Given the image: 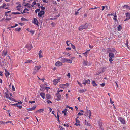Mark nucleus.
Here are the masks:
<instances>
[{
    "label": "nucleus",
    "instance_id": "obj_57",
    "mask_svg": "<svg viewBox=\"0 0 130 130\" xmlns=\"http://www.w3.org/2000/svg\"><path fill=\"white\" fill-rule=\"evenodd\" d=\"M65 54L68 56H70L71 55V54H70L67 52Z\"/></svg>",
    "mask_w": 130,
    "mask_h": 130
},
{
    "label": "nucleus",
    "instance_id": "obj_18",
    "mask_svg": "<svg viewBox=\"0 0 130 130\" xmlns=\"http://www.w3.org/2000/svg\"><path fill=\"white\" fill-rule=\"evenodd\" d=\"M66 62H67L68 63H71L72 62V60L70 59L66 58Z\"/></svg>",
    "mask_w": 130,
    "mask_h": 130
},
{
    "label": "nucleus",
    "instance_id": "obj_23",
    "mask_svg": "<svg viewBox=\"0 0 130 130\" xmlns=\"http://www.w3.org/2000/svg\"><path fill=\"white\" fill-rule=\"evenodd\" d=\"M4 95L5 96V97L7 98L8 99L10 97H9V95L6 92L4 93Z\"/></svg>",
    "mask_w": 130,
    "mask_h": 130
},
{
    "label": "nucleus",
    "instance_id": "obj_51",
    "mask_svg": "<svg viewBox=\"0 0 130 130\" xmlns=\"http://www.w3.org/2000/svg\"><path fill=\"white\" fill-rule=\"evenodd\" d=\"M75 125L76 126H80V124H79V123H76L75 124Z\"/></svg>",
    "mask_w": 130,
    "mask_h": 130
},
{
    "label": "nucleus",
    "instance_id": "obj_4",
    "mask_svg": "<svg viewBox=\"0 0 130 130\" xmlns=\"http://www.w3.org/2000/svg\"><path fill=\"white\" fill-rule=\"evenodd\" d=\"M107 52L108 53H116L117 52V51L113 48H108L107 50Z\"/></svg>",
    "mask_w": 130,
    "mask_h": 130
},
{
    "label": "nucleus",
    "instance_id": "obj_64",
    "mask_svg": "<svg viewBox=\"0 0 130 130\" xmlns=\"http://www.w3.org/2000/svg\"><path fill=\"white\" fill-rule=\"evenodd\" d=\"M75 15H77V14H78L79 13V12H76V11H75Z\"/></svg>",
    "mask_w": 130,
    "mask_h": 130
},
{
    "label": "nucleus",
    "instance_id": "obj_24",
    "mask_svg": "<svg viewBox=\"0 0 130 130\" xmlns=\"http://www.w3.org/2000/svg\"><path fill=\"white\" fill-rule=\"evenodd\" d=\"M88 113H89V115L88 116L89 118L90 119H91V113L90 111V110L88 111Z\"/></svg>",
    "mask_w": 130,
    "mask_h": 130
},
{
    "label": "nucleus",
    "instance_id": "obj_62",
    "mask_svg": "<svg viewBox=\"0 0 130 130\" xmlns=\"http://www.w3.org/2000/svg\"><path fill=\"white\" fill-rule=\"evenodd\" d=\"M85 124L88 126H89L90 125V124L88 123V122H87L86 123H85Z\"/></svg>",
    "mask_w": 130,
    "mask_h": 130
},
{
    "label": "nucleus",
    "instance_id": "obj_10",
    "mask_svg": "<svg viewBox=\"0 0 130 130\" xmlns=\"http://www.w3.org/2000/svg\"><path fill=\"white\" fill-rule=\"evenodd\" d=\"M126 18L124 20V21L128 20L130 19V13L127 12L126 13Z\"/></svg>",
    "mask_w": 130,
    "mask_h": 130
},
{
    "label": "nucleus",
    "instance_id": "obj_21",
    "mask_svg": "<svg viewBox=\"0 0 130 130\" xmlns=\"http://www.w3.org/2000/svg\"><path fill=\"white\" fill-rule=\"evenodd\" d=\"M66 58H62L60 59V61L62 63H64L66 62Z\"/></svg>",
    "mask_w": 130,
    "mask_h": 130
},
{
    "label": "nucleus",
    "instance_id": "obj_54",
    "mask_svg": "<svg viewBox=\"0 0 130 130\" xmlns=\"http://www.w3.org/2000/svg\"><path fill=\"white\" fill-rule=\"evenodd\" d=\"M3 124H4V122L2 121H0V125Z\"/></svg>",
    "mask_w": 130,
    "mask_h": 130
},
{
    "label": "nucleus",
    "instance_id": "obj_17",
    "mask_svg": "<svg viewBox=\"0 0 130 130\" xmlns=\"http://www.w3.org/2000/svg\"><path fill=\"white\" fill-rule=\"evenodd\" d=\"M45 98L48 100L50 99L51 98V96L50 94H47L46 95Z\"/></svg>",
    "mask_w": 130,
    "mask_h": 130
},
{
    "label": "nucleus",
    "instance_id": "obj_8",
    "mask_svg": "<svg viewBox=\"0 0 130 130\" xmlns=\"http://www.w3.org/2000/svg\"><path fill=\"white\" fill-rule=\"evenodd\" d=\"M45 14V12L44 11L42 10L38 13V15L39 18L42 17V15H44Z\"/></svg>",
    "mask_w": 130,
    "mask_h": 130
},
{
    "label": "nucleus",
    "instance_id": "obj_20",
    "mask_svg": "<svg viewBox=\"0 0 130 130\" xmlns=\"http://www.w3.org/2000/svg\"><path fill=\"white\" fill-rule=\"evenodd\" d=\"M86 91V89H80L79 90L78 92L80 93H82L83 92H85Z\"/></svg>",
    "mask_w": 130,
    "mask_h": 130
},
{
    "label": "nucleus",
    "instance_id": "obj_3",
    "mask_svg": "<svg viewBox=\"0 0 130 130\" xmlns=\"http://www.w3.org/2000/svg\"><path fill=\"white\" fill-rule=\"evenodd\" d=\"M41 67V66L39 65L38 66H35L34 68V71H33V74H35L38 71V70H39Z\"/></svg>",
    "mask_w": 130,
    "mask_h": 130
},
{
    "label": "nucleus",
    "instance_id": "obj_46",
    "mask_svg": "<svg viewBox=\"0 0 130 130\" xmlns=\"http://www.w3.org/2000/svg\"><path fill=\"white\" fill-rule=\"evenodd\" d=\"M105 68H102V71L101 72H100L101 73H102L104 72L105 71Z\"/></svg>",
    "mask_w": 130,
    "mask_h": 130
},
{
    "label": "nucleus",
    "instance_id": "obj_42",
    "mask_svg": "<svg viewBox=\"0 0 130 130\" xmlns=\"http://www.w3.org/2000/svg\"><path fill=\"white\" fill-rule=\"evenodd\" d=\"M11 123V124H12L13 125V124L12 123V122L11 121H7V122H6L5 123H6V124H7V123Z\"/></svg>",
    "mask_w": 130,
    "mask_h": 130
},
{
    "label": "nucleus",
    "instance_id": "obj_49",
    "mask_svg": "<svg viewBox=\"0 0 130 130\" xmlns=\"http://www.w3.org/2000/svg\"><path fill=\"white\" fill-rule=\"evenodd\" d=\"M12 90H13V91H15V89L13 85L12 86Z\"/></svg>",
    "mask_w": 130,
    "mask_h": 130
},
{
    "label": "nucleus",
    "instance_id": "obj_1",
    "mask_svg": "<svg viewBox=\"0 0 130 130\" xmlns=\"http://www.w3.org/2000/svg\"><path fill=\"white\" fill-rule=\"evenodd\" d=\"M88 26L87 23H86L81 26L78 28V29L79 31H82V30L87 29L88 27Z\"/></svg>",
    "mask_w": 130,
    "mask_h": 130
},
{
    "label": "nucleus",
    "instance_id": "obj_13",
    "mask_svg": "<svg viewBox=\"0 0 130 130\" xmlns=\"http://www.w3.org/2000/svg\"><path fill=\"white\" fill-rule=\"evenodd\" d=\"M5 74L7 78L8 77V76L10 75L9 73L8 72V71L6 69H5Z\"/></svg>",
    "mask_w": 130,
    "mask_h": 130
},
{
    "label": "nucleus",
    "instance_id": "obj_34",
    "mask_svg": "<svg viewBox=\"0 0 130 130\" xmlns=\"http://www.w3.org/2000/svg\"><path fill=\"white\" fill-rule=\"evenodd\" d=\"M85 83L88 84H89L90 83V81L89 79H87L86 80H85Z\"/></svg>",
    "mask_w": 130,
    "mask_h": 130
},
{
    "label": "nucleus",
    "instance_id": "obj_44",
    "mask_svg": "<svg viewBox=\"0 0 130 130\" xmlns=\"http://www.w3.org/2000/svg\"><path fill=\"white\" fill-rule=\"evenodd\" d=\"M22 102L21 101H20L19 102L17 103H16V105H18V104H22Z\"/></svg>",
    "mask_w": 130,
    "mask_h": 130
},
{
    "label": "nucleus",
    "instance_id": "obj_2",
    "mask_svg": "<svg viewBox=\"0 0 130 130\" xmlns=\"http://www.w3.org/2000/svg\"><path fill=\"white\" fill-rule=\"evenodd\" d=\"M114 53H110L109 54V61L111 64L112 63V61H113L112 58L114 57Z\"/></svg>",
    "mask_w": 130,
    "mask_h": 130
},
{
    "label": "nucleus",
    "instance_id": "obj_30",
    "mask_svg": "<svg viewBox=\"0 0 130 130\" xmlns=\"http://www.w3.org/2000/svg\"><path fill=\"white\" fill-rule=\"evenodd\" d=\"M120 121L123 124H125V122L124 119L121 118Z\"/></svg>",
    "mask_w": 130,
    "mask_h": 130
},
{
    "label": "nucleus",
    "instance_id": "obj_45",
    "mask_svg": "<svg viewBox=\"0 0 130 130\" xmlns=\"http://www.w3.org/2000/svg\"><path fill=\"white\" fill-rule=\"evenodd\" d=\"M16 106L19 109H21L22 108V106L21 105H17V106Z\"/></svg>",
    "mask_w": 130,
    "mask_h": 130
},
{
    "label": "nucleus",
    "instance_id": "obj_48",
    "mask_svg": "<svg viewBox=\"0 0 130 130\" xmlns=\"http://www.w3.org/2000/svg\"><path fill=\"white\" fill-rule=\"evenodd\" d=\"M76 122L77 123H80V121L77 119H76Z\"/></svg>",
    "mask_w": 130,
    "mask_h": 130
},
{
    "label": "nucleus",
    "instance_id": "obj_61",
    "mask_svg": "<svg viewBox=\"0 0 130 130\" xmlns=\"http://www.w3.org/2000/svg\"><path fill=\"white\" fill-rule=\"evenodd\" d=\"M83 115V113H80V112H79V113H78L77 115Z\"/></svg>",
    "mask_w": 130,
    "mask_h": 130
},
{
    "label": "nucleus",
    "instance_id": "obj_11",
    "mask_svg": "<svg viewBox=\"0 0 130 130\" xmlns=\"http://www.w3.org/2000/svg\"><path fill=\"white\" fill-rule=\"evenodd\" d=\"M25 47L30 50L32 48V46L31 44H27L26 45Z\"/></svg>",
    "mask_w": 130,
    "mask_h": 130
},
{
    "label": "nucleus",
    "instance_id": "obj_39",
    "mask_svg": "<svg viewBox=\"0 0 130 130\" xmlns=\"http://www.w3.org/2000/svg\"><path fill=\"white\" fill-rule=\"evenodd\" d=\"M63 91V90H60L59 89H58V90H57V93H58V94L59 93V92H62Z\"/></svg>",
    "mask_w": 130,
    "mask_h": 130
},
{
    "label": "nucleus",
    "instance_id": "obj_14",
    "mask_svg": "<svg viewBox=\"0 0 130 130\" xmlns=\"http://www.w3.org/2000/svg\"><path fill=\"white\" fill-rule=\"evenodd\" d=\"M36 105H34L31 108L27 109V110L29 111L34 110L36 108Z\"/></svg>",
    "mask_w": 130,
    "mask_h": 130
},
{
    "label": "nucleus",
    "instance_id": "obj_47",
    "mask_svg": "<svg viewBox=\"0 0 130 130\" xmlns=\"http://www.w3.org/2000/svg\"><path fill=\"white\" fill-rule=\"evenodd\" d=\"M46 102L48 103L49 104V103H52V102L51 101H50L49 100L47 99L46 100Z\"/></svg>",
    "mask_w": 130,
    "mask_h": 130
},
{
    "label": "nucleus",
    "instance_id": "obj_35",
    "mask_svg": "<svg viewBox=\"0 0 130 130\" xmlns=\"http://www.w3.org/2000/svg\"><path fill=\"white\" fill-rule=\"evenodd\" d=\"M20 13H20L19 12H13L12 13V14H15V15L18 14H20Z\"/></svg>",
    "mask_w": 130,
    "mask_h": 130
},
{
    "label": "nucleus",
    "instance_id": "obj_38",
    "mask_svg": "<svg viewBox=\"0 0 130 130\" xmlns=\"http://www.w3.org/2000/svg\"><path fill=\"white\" fill-rule=\"evenodd\" d=\"M21 20L23 21H25L27 20L25 18L23 17H22L21 18Z\"/></svg>",
    "mask_w": 130,
    "mask_h": 130
},
{
    "label": "nucleus",
    "instance_id": "obj_37",
    "mask_svg": "<svg viewBox=\"0 0 130 130\" xmlns=\"http://www.w3.org/2000/svg\"><path fill=\"white\" fill-rule=\"evenodd\" d=\"M70 44H71L72 47L74 49H75V46L71 44V43H70Z\"/></svg>",
    "mask_w": 130,
    "mask_h": 130
},
{
    "label": "nucleus",
    "instance_id": "obj_19",
    "mask_svg": "<svg viewBox=\"0 0 130 130\" xmlns=\"http://www.w3.org/2000/svg\"><path fill=\"white\" fill-rule=\"evenodd\" d=\"M42 52V51L41 50H40L39 52L38 55L39 58H41L43 57V56L41 54Z\"/></svg>",
    "mask_w": 130,
    "mask_h": 130
},
{
    "label": "nucleus",
    "instance_id": "obj_40",
    "mask_svg": "<svg viewBox=\"0 0 130 130\" xmlns=\"http://www.w3.org/2000/svg\"><path fill=\"white\" fill-rule=\"evenodd\" d=\"M21 29V28H16L15 29V30L16 31H19Z\"/></svg>",
    "mask_w": 130,
    "mask_h": 130
},
{
    "label": "nucleus",
    "instance_id": "obj_26",
    "mask_svg": "<svg viewBox=\"0 0 130 130\" xmlns=\"http://www.w3.org/2000/svg\"><path fill=\"white\" fill-rule=\"evenodd\" d=\"M92 84L93 86L95 87L97 86L98 84L96 83L95 81H92Z\"/></svg>",
    "mask_w": 130,
    "mask_h": 130
},
{
    "label": "nucleus",
    "instance_id": "obj_9",
    "mask_svg": "<svg viewBox=\"0 0 130 130\" xmlns=\"http://www.w3.org/2000/svg\"><path fill=\"white\" fill-rule=\"evenodd\" d=\"M32 23L36 25H38L39 24V22L38 21L37 19L35 18H34L33 20L32 21Z\"/></svg>",
    "mask_w": 130,
    "mask_h": 130
},
{
    "label": "nucleus",
    "instance_id": "obj_15",
    "mask_svg": "<svg viewBox=\"0 0 130 130\" xmlns=\"http://www.w3.org/2000/svg\"><path fill=\"white\" fill-rule=\"evenodd\" d=\"M21 6H17L16 7L17 10L19 11H21V13L22 14H23V12H22V11L21 10Z\"/></svg>",
    "mask_w": 130,
    "mask_h": 130
},
{
    "label": "nucleus",
    "instance_id": "obj_41",
    "mask_svg": "<svg viewBox=\"0 0 130 130\" xmlns=\"http://www.w3.org/2000/svg\"><path fill=\"white\" fill-rule=\"evenodd\" d=\"M83 54H84V55L86 57L87 56V52H86L85 53H83Z\"/></svg>",
    "mask_w": 130,
    "mask_h": 130
},
{
    "label": "nucleus",
    "instance_id": "obj_16",
    "mask_svg": "<svg viewBox=\"0 0 130 130\" xmlns=\"http://www.w3.org/2000/svg\"><path fill=\"white\" fill-rule=\"evenodd\" d=\"M40 96L42 97V98L44 99L45 98V94L43 92H41L40 93Z\"/></svg>",
    "mask_w": 130,
    "mask_h": 130
},
{
    "label": "nucleus",
    "instance_id": "obj_22",
    "mask_svg": "<svg viewBox=\"0 0 130 130\" xmlns=\"http://www.w3.org/2000/svg\"><path fill=\"white\" fill-rule=\"evenodd\" d=\"M29 10L28 9L25 8L24 9V10L23 11V13H29L28 11Z\"/></svg>",
    "mask_w": 130,
    "mask_h": 130
},
{
    "label": "nucleus",
    "instance_id": "obj_5",
    "mask_svg": "<svg viewBox=\"0 0 130 130\" xmlns=\"http://www.w3.org/2000/svg\"><path fill=\"white\" fill-rule=\"evenodd\" d=\"M69 86L68 83H67L64 84H60L59 85V87L63 89L66 88Z\"/></svg>",
    "mask_w": 130,
    "mask_h": 130
},
{
    "label": "nucleus",
    "instance_id": "obj_31",
    "mask_svg": "<svg viewBox=\"0 0 130 130\" xmlns=\"http://www.w3.org/2000/svg\"><path fill=\"white\" fill-rule=\"evenodd\" d=\"M88 63V62L87 61H85L84 60V62L83 63V64L84 66H85L87 65Z\"/></svg>",
    "mask_w": 130,
    "mask_h": 130
},
{
    "label": "nucleus",
    "instance_id": "obj_50",
    "mask_svg": "<svg viewBox=\"0 0 130 130\" xmlns=\"http://www.w3.org/2000/svg\"><path fill=\"white\" fill-rule=\"evenodd\" d=\"M128 39L126 40V43H125V45L128 47Z\"/></svg>",
    "mask_w": 130,
    "mask_h": 130
},
{
    "label": "nucleus",
    "instance_id": "obj_7",
    "mask_svg": "<svg viewBox=\"0 0 130 130\" xmlns=\"http://www.w3.org/2000/svg\"><path fill=\"white\" fill-rule=\"evenodd\" d=\"M60 77H59L57 79H54L53 81V83L54 85H56L57 84L60 82Z\"/></svg>",
    "mask_w": 130,
    "mask_h": 130
},
{
    "label": "nucleus",
    "instance_id": "obj_53",
    "mask_svg": "<svg viewBox=\"0 0 130 130\" xmlns=\"http://www.w3.org/2000/svg\"><path fill=\"white\" fill-rule=\"evenodd\" d=\"M67 76L69 78H70V75L69 73L67 75Z\"/></svg>",
    "mask_w": 130,
    "mask_h": 130
},
{
    "label": "nucleus",
    "instance_id": "obj_6",
    "mask_svg": "<svg viewBox=\"0 0 130 130\" xmlns=\"http://www.w3.org/2000/svg\"><path fill=\"white\" fill-rule=\"evenodd\" d=\"M55 95H56V100L57 101L60 100L62 98L61 95L58 94V93H57Z\"/></svg>",
    "mask_w": 130,
    "mask_h": 130
},
{
    "label": "nucleus",
    "instance_id": "obj_52",
    "mask_svg": "<svg viewBox=\"0 0 130 130\" xmlns=\"http://www.w3.org/2000/svg\"><path fill=\"white\" fill-rule=\"evenodd\" d=\"M105 83H103L102 84H101L100 85L102 87H104L105 86Z\"/></svg>",
    "mask_w": 130,
    "mask_h": 130
},
{
    "label": "nucleus",
    "instance_id": "obj_59",
    "mask_svg": "<svg viewBox=\"0 0 130 130\" xmlns=\"http://www.w3.org/2000/svg\"><path fill=\"white\" fill-rule=\"evenodd\" d=\"M77 82H78V84L81 86H82V84H81V83L80 82H79L78 81H77Z\"/></svg>",
    "mask_w": 130,
    "mask_h": 130
},
{
    "label": "nucleus",
    "instance_id": "obj_60",
    "mask_svg": "<svg viewBox=\"0 0 130 130\" xmlns=\"http://www.w3.org/2000/svg\"><path fill=\"white\" fill-rule=\"evenodd\" d=\"M110 102L112 104H113L114 103V102L112 101V100L111 98H110Z\"/></svg>",
    "mask_w": 130,
    "mask_h": 130
},
{
    "label": "nucleus",
    "instance_id": "obj_28",
    "mask_svg": "<svg viewBox=\"0 0 130 130\" xmlns=\"http://www.w3.org/2000/svg\"><path fill=\"white\" fill-rule=\"evenodd\" d=\"M7 54V51H3L2 55L3 56H6Z\"/></svg>",
    "mask_w": 130,
    "mask_h": 130
},
{
    "label": "nucleus",
    "instance_id": "obj_25",
    "mask_svg": "<svg viewBox=\"0 0 130 130\" xmlns=\"http://www.w3.org/2000/svg\"><path fill=\"white\" fill-rule=\"evenodd\" d=\"M32 62V60H31L30 59H29L28 60H26V62H25L24 63H31V62Z\"/></svg>",
    "mask_w": 130,
    "mask_h": 130
},
{
    "label": "nucleus",
    "instance_id": "obj_43",
    "mask_svg": "<svg viewBox=\"0 0 130 130\" xmlns=\"http://www.w3.org/2000/svg\"><path fill=\"white\" fill-rule=\"evenodd\" d=\"M40 9H36L35 10V13H37V12H39L40 11Z\"/></svg>",
    "mask_w": 130,
    "mask_h": 130
},
{
    "label": "nucleus",
    "instance_id": "obj_63",
    "mask_svg": "<svg viewBox=\"0 0 130 130\" xmlns=\"http://www.w3.org/2000/svg\"><path fill=\"white\" fill-rule=\"evenodd\" d=\"M32 4L34 6L35 5H36L37 3L36 2H35V1H34Z\"/></svg>",
    "mask_w": 130,
    "mask_h": 130
},
{
    "label": "nucleus",
    "instance_id": "obj_32",
    "mask_svg": "<svg viewBox=\"0 0 130 130\" xmlns=\"http://www.w3.org/2000/svg\"><path fill=\"white\" fill-rule=\"evenodd\" d=\"M122 28L121 26L120 25H119L117 28V29L118 31H120Z\"/></svg>",
    "mask_w": 130,
    "mask_h": 130
},
{
    "label": "nucleus",
    "instance_id": "obj_55",
    "mask_svg": "<svg viewBox=\"0 0 130 130\" xmlns=\"http://www.w3.org/2000/svg\"><path fill=\"white\" fill-rule=\"evenodd\" d=\"M16 4L17 5V6H21V5L19 2L17 3Z\"/></svg>",
    "mask_w": 130,
    "mask_h": 130
},
{
    "label": "nucleus",
    "instance_id": "obj_29",
    "mask_svg": "<svg viewBox=\"0 0 130 130\" xmlns=\"http://www.w3.org/2000/svg\"><path fill=\"white\" fill-rule=\"evenodd\" d=\"M44 109H41L38 110L37 111L39 113H42L44 111Z\"/></svg>",
    "mask_w": 130,
    "mask_h": 130
},
{
    "label": "nucleus",
    "instance_id": "obj_58",
    "mask_svg": "<svg viewBox=\"0 0 130 130\" xmlns=\"http://www.w3.org/2000/svg\"><path fill=\"white\" fill-rule=\"evenodd\" d=\"M40 7H41V9L42 10H44L45 9V7L43 6Z\"/></svg>",
    "mask_w": 130,
    "mask_h": 130
},
{
    "label": "nucleus",
    "instance_id": "obj_12",
    "mask_svg": "<svg viewBox=\"0 0 130 130\" xmlns=\"http://www.w3.org/2000/svg\"><path fill=\"white\" fill-rule=\"evenodd\" d=\"M55 65L57 66H60L62 65V63L61 62L58 61H57L55 63Z\"/></svg>",
    "mask_w": 130,
    "mask_h": 130
},
{
    "label": "nucleus",
    "instance_id": "obj_27",
    "mask_svg": "<svg viewBox=\"0 0 130 130\" xmlns=\"http://www.w3.org/2000/svg\"><path fill=\"white\" fill-rule=\"evenodd\" d=\"M6 6V4L4 3L2 5V6H1L0 7V8H4Z\"/></svg>",
    "mask_w": 130,
    "mask_h": 130
},
{
    "label": "nucleus",
    "instance_id": "obj_56",
    "mask_svg": "<svg viewBox=\"0 0 130 130\" xmlns=\"http://www.w3.org/2000/svg\"><path fill=\"white\" fill-rule=\"evenodd\" d=\"M35 102V101H29V103H34Z\"/></svg>",
    "mask_w": 130,
    "mask_h": 130
},
{
    "label": "nucleus",
    "instance_id": "obj_33",
    "mask_svg": "<svg viewBox=\"0 0 130 130\" xmlns=\"http://www.w3.org/2000/svg\"><path fill=\"white\" fill-rule=\"evenodd\" d=\"M25 6H27V7L28 8H30L31 7L30 4L28 3H27L26 5H25Z\"/></svg>",
    "mask_w": 130,
    "mask_h": 130
},
{
    "label": "nucleus",
    "instance_id": "obj_36",
    "mask_svg": "<svg viewBox=\"0 0 130 130\" xmlns=\"http://www.w3.org/2000/svg\"><path fill=\"white\" fill-rule=\"evenodd\" d=\"M8 99L9 100H11V101H15V102H16L15 100V99H14V98H11L10 97H9V98H8Z\"/></svg>",
    "mask_w": 130,
    "mask_h": 130
}]
</instances>
